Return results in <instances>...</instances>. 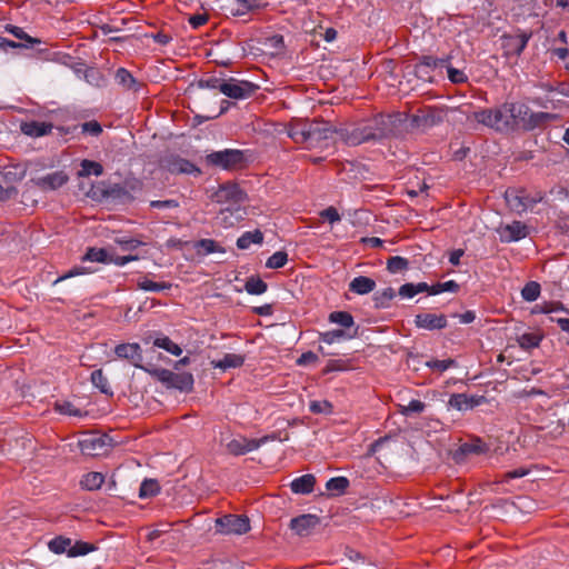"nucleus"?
I'll list each match as a JSON object with an SVG mask.
<instances>
[{
    "instance_id": "obj_5",
    "label": "nucleus",
    "mask_w": 569,
    "mask_h": 569,
    "mask_svg": "<svg viewBox=\"0 0 569 569\" xmlns=\"http://www.w3.org/2000/svg\"><path fill=\"white\" fill-rule=\"evenodd\" d=\"M149 372L167 388H174L181 391H189L192 389L193 377L189 372L177 373L163 368H154L149 370Z\"/></svg>"
},
{
    "instance_id": "obj_44",
    "label": "nucleus",
    "mask_w": 569,
    "mask_h": 569,
    "mask_svg": "<svg viewBox=\"0 0 569 569\" xmlns=\"http://www.w3.org/2000/svg\"><path fill=\"white\" fill-rule=\"evenodd\" d=\"M287 261L288 254L284 251H277L271 257H269L266 266L270 269H279L283 267Z\"/></svg>"
},
{
    "instance_id": "obj_63",
    "label": "nucleus",
    "mask_w": 569,
    "mask_h": 569,
    "mask_svg": "<svg viewBox=\"0 0 569 569\" xmlns=\"http://www.w3.org/2000/svg\"><path fill=\"white\" fill-rule=\"evenodd\" d=\"M18 194V190L14 187L4 188L0 186V201H7Z\"/></svg>"
},
{
    "instance_id": "obj_56",
    "label": "nucleus",
    "mask_w": 569,
    "mask_h": 569,
    "mask_svg": "<svg viewBox=\"0 0 569 569\" xmlns=\"http://www.w3.org/2000/svg\"><path fill=\"white\" fill-rule=\"evenodd\" d=\"M561 309L559 302H546L542 306H537L533 312L551 313Z\"/></svg>"
},
{
    "instance_id": "obj_64",
    "label": "nucleus",
    "mask_w": 569,
    "mask_h": 569,
    "mask_svg": "<svg viewBox=\"0 0 569 569\" xmlns=\"http://www.w3.org/2000/svg\"><path fill=\"white\" fill-rule=\"evenodd\" d=\"M107 193L109 196L116 197V198H123V197L130 198L126 188L121 187L119 184L111 187L110 190L107 191Z\"/></svg>"
},
{
    "instance_id": "obj_30",
    "label": "nucleus",
    "mask_w": 569,
    "mask_h": 569,
    "mask_svg": "<svg viewBox=\"0 0 569 569\" xmlns=\"http://www.w3.org/2000/svg\"><path fill=\"white\" fill-rule=\"evenodd\" d=\"M104 481V477L100 472H89L84 475L81 479V486L87 490H97L99 489Z\"/></svg>"
},
{
    "instance_id": "obj_8",
    "label": "nucleus",
    "mask_w": 569,
    "mask_h": 569,
    "mask_svg": "<svg viewBox=\"0 0 569 569\" xmlns=\"http://www.w3.org/2000/svg\"><path fill=\"white\" fill-rule=\"evenodd\" d=\"M258 86L249 81H242L237 79H229L223 81L221 84V92L232 99H246L251 97Z\"/></svg>"
},
{
    "instance_id": "obj_31",
    "label": "nucleus",
    "mask_w": 569,
    "mask_h": 569,
    "mask_svg": "<svg viewBox=\"0 0 569 569\" xmlns=\"http://www.w3.org/2000/svg\"><path fill=\"white\" fill-rule=\"evenodd\" d=\"M462 455H481L487 451V446L481 440L476 439L470 442H465L459 448Z\"/></svg>"
},
{
    "instance_id": "obj_29",
    "label": "nucleus",
    "mask_w": 569,
    "mask_h": 569,
    "mask_svg": "<svg viewBox=\"0 0 569 569\" xmlns=\"http://www.w3.org/2000/svg\"><path fill=\"white\" fill-rule=\"evenodd\" d=\"M81 170L79 171L80 177L96 176L99 177L103 173V167L96 161L84 159L80 163Z\"/></svg>"
},
{
    "instance_id": "obj_54",
    "label": "nucleus",
    "mask_w": 569,
    "mask_h": 569,
    "mask_svg": "<svg viewBox=\"0 0 569 569\" xmlns=\"http://www.w3.org/2000/svg\"><path fill=\"white\" fill-rule=\"evenodd\" d=\"M150 207L156 209H176L179 207V202L173 199L153 200L150 202Z\"/></svg>"
},
{
    "instance_id": "obj_57",
    "label": "nucleus",
    "mask_w": 569,
    "mask_h": 569,
    "mask_svg": "<svg viewBox=\"0 0 569 569\" xmlns=\"http://www.w3.org/2000/svg\"><path fill=\"white\" fill-rule=\"evenodd\" d=\"M348 369V366L342 360H330L326 368L323 369L325 373L331 372V371H341Z\"/></svg>"
},
{
    "instance_id": "obj_35",
    "label": "nucleus",
    "mask_w": 569,
    "mask_h": 569,
    "mask_svg": "<svg viewBox=\"0 0 569 569\" xmlns=\"http://www.w3.org/2000/svg\"><path fill=\"white\" fill-rule=\"evenodd\" d=\"M540 284L536 281H529L521 290V297L523 300L532 302L536 301L540 296Z\"/></svg>"
},
{
    "instance_id": "obj_11",
    "label": "nucleus",
    "mask_w": 569,
    "mask_h": 569,
    "mask_svg": "<svg viewBox=\"0 0 569 569\" xmlns=\"http://www.w3.org/2000/svg\"><path fill=\"white\" fill-rule=\"evenodd\" d=\"M268 439L269 437H263L261 439H248L244 437L234 438L227 443V450L233 456L244 455L258 449Z\"/></svg>"
},
{
    "instance_id": "obj_62",
    "label": "nucleus",
    "mask_w": 569,
    "mask_h": 569,
    "mask_svg": "<svg viewBox=\"0 0 569 569\" xmlns=\"http://www.w3.org/2000/svg\"><path fill=\"white\" fill-rule=\"evenodd\" d=\"M416 295L415 283H405L399 288V296L402 298H412Z\"/></svg>"
},
{
    "instance_id": "obj_15",
    "label": "nucleus",
    "mask_w": 569,
    "mask_h": 569,
    "mask_svg": "<svg viewBox=\"0 0 569 569\" xmlns=\"http://www.w3.org/2000/svg\"><path fill=\"white\" fill-rule=\"evenodd\" d=\"M320 523V519L315 515H301L291 519L290 528L300 537L311 535L313 529Z\"/></svg>"
},
{
    "instance_id": "obj_28",
    "label": "nucleus",
    "mask_w": 569,
    "mask_h": 569,
    "mask_svg": "<svg viewBox=\"0 0 569 569\" xmlns=\"http://www.w3.org/2000/svg\"><path fill=\"white\" fill-rule=\"evenodd\" d=\"M111 253L103 248H89L83 260L101 263H110Z\"/></svg>"
},
{
    "instance_id": "obj_1",
    "label": "nucleus",
    "mask_w": 569,
    "mask_h": 569,
    "mask_svg": "<svg viewBox=\"0 0 569 569\" xmlns=\"http://www.w3.org/2000/svg\"><path fill=\"white\" fill-rule=\"evenodd\" d=\"M499 132L525 128L530 123L529 108L523 103L505 102L497 108L481 109L467 117Z\"/></svg>"
},
{
    "instance_id": "obj_7",
    "label": "nucleus",
    "mask_w": 569,
    "mask_h": 569,
    "mask_svg": "<svg viewBox=\"0 0 569 569\" xmlns=\"http://www.w3.org/2000/svg\"><path fill=\"white\" fill-rule=\"evenodd\" d=\"M212 200L217 203L232 207L244 202L247 194L237 183L226 182L212 194Z\"/></svg>"
},
{
    "instance_id": "obj_58",
    "label": "nucleus",
    "mask_w": 569,
    "mask_h": 569,
    "mask_svg": "<svg viewBox=\"0 0 569 569\" xmlns=\"http://www.w3.org/2000/svg\"><path fill=\"white\" fill-rule=\"evenodd\" d=\"M320 216L325 219H327L330 223H335L340 221V214L338 213L337 209L333 207H329L321 211Z\"/></svg>"
},
{
    "instance_id": "obj_17",
    "label": "nucleus",
    "mask_w": 569,
    "mask_h": 569,
    "mask_svg": "<svg viewBox=\"0 0 569 569\" xmlns=\"http://www.w3.org/2000/svg\"><path fill=\"white\" fill-rule=\"evenodd\" d=\"M485 401V397L468 396L466 393H453L449 399V406L457 410L472 409Z\"/></svg>"
},
{
    "instance_id": "obj_22",
    "label": "nucleus",
    "mask_w": 569,
    "mask_h": 569,
    "mask_svg": "<svg viewBox=\"0 0 569 569\" xmlns=\"http://www.w3.org/2000/svg\"><path fill=\"white\" fill-rule=\"evenodd\" d=\"M316 478L313 475H303L291 482V490L295 493L307 495L313 490Z\"/></svg>"
},
{
    "instance_id": "obj_45",
    "label": "nucleus",
    "mask_w": 569,
    "mask_h": 569,
    "mask_svg": "<svg viewBox=\"0 0 569 569\" xmlns=\"http://www.w3.org/2000/svg\"><path fill=\"white\" fill-rule=\"evenodd\" d=\"M349 486V481L345 477H336L331 478L327 485L326 488L329 491H336L338 493H342Z\"/></svg>"
},
{
    "instance_id": "obj_26",
    "label": "nucleus",
    "mask_w": 569,
    "mask_h": 569,
    "mask_svg": "<svg viewBox=\"0 0 569 569\" xmlns=\"http://www.w3.org/2000/svg\"><path fill=\"white\" fill-rule=\"evenodd\" d=\"M6 30L10 32L12 36H14L17 39L21 40L20 43H28V48L41 43L40 39L30 37L20 27L7 24Z\"/></svg>"
},
{
    "instance_id": "obj_34",
    "label": "nucleus",
    "mask_w": 569,
    "mask_h": 569,
    "mask_svg": "<svg viewBox=\"0 0 569 569\" xmlns=\"http://www.w3.org/2000/svg\"><path fill=\"white\" fill-rule=\"evenodd\" d=\"M196 248L198 252H202L203 254H209L212 252H224V249L212 239H201L197 242Z\"/></svg>"
},
{
    "instance_id": "obj_16",
    "label": "nucleus",
    "mask_w": 569,
    "mask_h": 569,
    "mask_svg": "<svg viewBox=\"0 0 569 569\" xmlns=\"http://www.w3.org/2000/svg\"><path fill=\"white\" fill-rule=\"evenodd\" d=\"M415 325L426 330H439L447 327V319L443 315L419 313L415 318Z\"/></svg>"
},
{
    "instance_id": "obj_40",
    "label": "nucleus",
    "mask_w": 569,
    "mask_h": 569,
    "mask_svg": "<svg viewBox=\"0 0 569 569\" xmlns=\"http://www.w3.org/2000/svg\"><path fill=\"white\" fill-rule=\"evenodd\" d=\"M49 549L54 553L69 552L71 549V539L64 537H57L49 542Z\"/></svg>"
},
{
    "instance_id": "obj_9",
    "label": "nucleus",
    "mask_w": 569,
    "mask_h": 569,
    "mask_svg": "<svg viewBox=\"0 0 569 569\" xmlns=\"http://www.w3.org/2000/svg\"><path fill=\"white\" fill-rule=\"evenodd\" d=\"M541 199V196L531 197L523 190H508L506 192V200L510 208L517 211H525L529 208H532Z\"/></svg>"
},
{
    "instance_id": "obj_14",
    "label": "nucleus",
    "mask_w": 569,
    "mask_h": 569,
    "mask_svg": "<svg viewBox=\"0 0 569 569\" xmlns=\"http://www.w3.org/2000/svg\"><path fill=\"white\" fill-rule=\"evenodd\" d=\"M530 34L521 32L502 37V48L507 56H519L526 48Z\"/></svg>"
},
{
    "instance_id": "obj_27",
    "label": "nucleus",
    "mask_w": 569,
    "mask_h": 569,
    "mask_svg": "<svg viewBox=\"0 0 569 569\" xmlns=\"http://www.w3.org/2000/svg\"><path fill=\"white\" fill-rule=\"evenodd\" d=\"M396 297V291L392 288H386L382 291H378L373 296L375 306L378 309H385L390 307L391 300Z\"/></svg>"
},
{
    "instance_id": "obj_52",
    "label": "nucleus",
    "mask_w": 569,
    "mask_h": 569,
    "mask_svg": "<svg viewBox=\"0 0 569 569\" xmlns=\"http://www.w3.org/2000/svg\"><path fill=\"white\" fill-rule=\"evenodd\" d=\"M459 289V284L453 281L449 280L447 282L437 283L431 286L430 295H439L445 291H457Z\"/></svg>"
},
{
    "instance_id": "obj_3",
    "label": "nucleus",
    "mask_w": 569,
    "mask_h": 569,
    "mask_svg": "<svg viewBox=\"0 0 569 569\" xmlns=\"http://www.w3.org/2000/svg\"><path fill=\"white\" fill-rule=\"evenodd\" d=\"M341 131L348 132L347 128H337L323 120H312L307 132V149H327L333 144V136L341 138Z\"/></svg>"
},
{
    "instance_id": "obj_60",
    "label": "nucleus",
    "mask_w": 569,
    "mask_h": 569,
    "mask_svg": "<svg viewBox=\"0 0 569 569\" xmlns=\"http://www.w3.org/2000/svg\"><path fill=\"white\" fill-rule=\"evenodd\" d=\"M116 242L122 246L124 250H134L142 244L141 241L136 239H116Z\"/></svg>"
},
{
    "instance_id": "obj_13",
    "label": "nucleus",
    "mask_w": 569,
    "mask_h": 569,
    "mask_svg": "<svg viewBox=\"0 0 569 569\" xmlns=\"http://www.w3.org/2000/svg\"><path fill=\"white\" fill-rule=\"evenodd\" d=\"M114 353L118 358L128 360L136 368L144 369L142 351L138 343H120L114 348Z\"/></svg>"
},
{
    "instance_id": "obj_19",
    "label": "nucleus",
    "mask_w": 569,
    "mask_h": 569,
    "mask_svg": "<svg viewBox=\"0 0 569 569\" xmlns=\"http://www.w3.org/2000/svg\"><path fill=\"white\" fill-rule=\"evenodd\" d=\"M309 120H296L290 123L288 129L289 137L296 142V143H302L306 144L307 141V132L308 128L310 127Z\"/></svg>"
},
{
    "instance_id": "obj_39",
    "label": "nucleus",
    "mask_w": 569,
    "mask_h": 569,
    "mask_svg": "<svg viewBox=\"0 0 569 569\" xmlns=\"http://www.w3.org/2000/svg\"><path fill=\"white\" fill-rule=\"evenodd\" d=\"M138 288L146 290V291H161L166 289L171 288V283L168 282H154L152 280H149L147 278L138 280L137 283Z\"/></svg>"
},
{
    "instance_id": "obj_43",
    "label": "nucleus",
    "mask_w": 569,
    "mask_h": 569,
    "mask_svg": "<svg viewBox=\"0 0 569 569\" xmlns=\"http://www.w3.org/2000/svg\"><path fill=\"white\" fill-rule=\"evenodd\" d=\"M329 320L331 322L338 323L345 328H350L353 326V318L350 313L346 311H335L329 316Z\"/></svg>"
},
{
    "instance_id": "obj_32",
    "label": "nucleus",
    "mask_w": 569,
    "mask_h": 569,
    "mask_svg": "<svg viewBox=\"0 0 569 569\" xmlns=\"http://www.w3.org/2000/svg\"><path fill=\"white\" fill-rule=\"evenodd\" d=\"M263 240V234L256 230L253 232H244L238 240L237 246L240 249H248L251 243H261Z\"/></svg>"
},
{
    "instance_id": "obj_53",
    "label": "nucleus",
    "mask_w": 569,
    "mask_h": 569,
    "mask_svg": "<svg viewBox=\"0 0 569 569\" xmlns=\"http://www.w3.org/2000/svg\"><path fill=\"white\" fill-rule=\"evenodd\" d=\"M223 81L216 77H210L208 79H200L198 81V87L202 89H219L221 91V84Z\"/></svg>"
},
{
    "instance_id": "obj_59",
    "label": "nucleus",
    "mask_w": 569,
    "mask_h": 569,
    "mask_svg": "<svg viewBox=\"0 0 569 569\" xmlns=\"http://www.w3.org/2000/svg\"><path fill=\"white\" fill-rule=\"evenodd\" d=\"M528 473H529V469L528 468L519 467V468H516V469H513L511 471L506 472L503 478H505V480H510V479H516V478L525 477Z\"/></svg>"
},
{
    "instance_id": "obj_12",
    "label": "nucleus",
    "mask_w": 569,
    "mask_h": 569,
    "mask_svg": "<svg viewBox=\"0 0 569 569\" xmlns=\"http://www.w3.org/2000/svg\"><path fill=\"white\" fill-rule=\"evenodd\" d=\"M497 232L502 242H512L526 238L529 233L528 227L521 221H512L508 224H501Z\"/></svg>"
},
{
    "instance_id": "obj_38",
    "label": "nucleus",
    "mask_w": 569,
    "mask_h": 569,
    "mask_svg": "<svg viewBox=\"0 0 569 569\" xmlns=\"http://www.w3.org/2000/svg\"><path fill=\"white\" fill-rule=\"evenodd\" d=\"M409 261L406 258L395 256L390 257L387 261V269L391 273L402 272L408 269Z\"/></svg>"
},
{
    "instance_id": "obj_2",
    "label": "nucleus",
    "mask_w": 569,
    "mask_h": 569,
    "mask_svg": "<svg viewBox=\"0 0 569 569\" xmlns=\"http://www.w3.org/2000/svg\"><path fill=\"white\" fill-rule=\"evenodd\" d=\"M396 119L390 114H379L363 126L348 132L341 131V140L347 144L358 146L370 140H380L392 134Z\"/></svg>"
},
{
    "instance_id": "obj_51",
    "label": "nucleus",
    "mask_w": 569,
    "mask_h": 569,
    "mask_svg": "<svg viewBox=\"0 0 569 569\" xmlns=\"http://www.w3.org/2000/svg\"><path fill=\"white\" fill-rule=\"evenodd\" d=\"M82 133H87L92 137H98L102 133V127L101 124L96 121H87L80 124Z\"/></svg>"
},
{
    "instance_id": "obj_21",
    "label": "nucleus",
    "mask_w": 569,
    "mask_h": 569,
    "mask_svg": "<svg viewBox=\"0 0 569 569\" xmlns=\"http://www.w3.org/2000/svg\"><path fill=\"white\" fill-rule=\"evenodd\" d=\"M376 288V281L371 278L359 276L349 283V290L358 295H367Z\"/></svg>"
},
{
    "instance_id": "obj_24",
    "label": "nucleus",
    "mask_w": 569,
    "mask_h": 569,
    "mask_svg": "<svg viewBox=\"0 0 569 569\" xmlns=\"http://www.w3.org/2000/svg\"><path fill=\"white\" fill-rule=\"evenodd\" d=\"M81 450L83 453L89 456L99 455V449L104 446V441L100 437H89L80 442Z\"/></svg>"
},
{
    "instance_id": "obj_18",
    "label": "nucleus",
    "mask_w": 569,
    "mask_h": 569,
    "mask_svg": "<svg viewBox=\"0 0 569 569\" xmlns=\"http://www.w3.org/2000/svg\"><path fill=\"white\" fill-rule=\"evenodd\" d=\"M53 126L50 122L41 121H27L20 124L21 131L32 138L42 137L49 134Z\"/></svg>"
},
{
    "instance_id": "obj_50",
    "label": "nucleus",
    "mask_w": 569,
    "mask_h": 569,
    "mask_svg": "<svg viewBox=\"0 0 569 569\" xmlns=\"http://www.w3.org/2000/svg\"><path fill=\"white\" fill-rule=\"evenodd\" d=\"M309 409L312 413H326L329 415L332 412V405L328 400L322 401H311Z\"/></svg>"
},
{
    "instance_id": "obj_10",
    "label": "nucleus",
    "mask_w": 569,
    "mask_h": 569,
    "mask_svg": "<svg viewBox=\"0 0 569 569\" xmlns=\"http://www.w3.org/2000/svg\"><path fill=\"white\" fill-rule=\"evenodd\" d=\"M69 180L63 171H54L43 177L31 179V183L42 191H53L61 188Z\"/></svg>"
},
{
    "instance_id": "obj_4",
    "label": "nucleus",
    "mask_w": 569,
    "mask_h": 569,
    "mask_svg": "<svg viewBox=\"0 0 569 569\" xmlns=\"http://www.w3.org/2000/svg\"><path fill=\"white\" fill-rule=\"evenodd\" d=\"M206 162L224 170H238L244 167L246 157L241 150L226 149L209 153L206 157Z\"/></svg>"
},
{
    "instance_id": "obj_48",
    "label": "nucleus",
    "mask_w": 569,
    "mask_h": 569,
    "mask_svg": "<svg viewBox=\"0 0 569 569\" xmlns=\"http://www.w3.org/2000/svg\"><path fill=\"white\" fill-rule=\"evenodd\" d=\"M402 415L409 416L411 413H420L425 410L426 405L420 400H411L407 406H399Z\"/></svg>"
},
{
    "instance_id": "obj_41",
    "label": "nucleus",
    "mask_w": 569,
    "mask_h": 569,
    "mask_svg": "<svg viewBox=\"0 0 569 569\" xmlns=\"http://www.w3.org/2000/svg\"><path fill=\"white\" fill-rule=\"evenodd\" d=\"M153 345L158 348L167 350L168 352L174 356H180L182 353V349L177 343L171 341L168 337L157 338L153 341Z\"/></svg>"
},
{
    "instance_id": "obj_37",
    "label": "nucleus",
    "mask_w": 569,
    "mask_h": 569,
    "mask_svg": "<svg viewBox=\"0 0 569 569\" xmlns=\"http://www.w3.org/2000/svg\"><path fill=\"white\" fill-rule=\"evenodd\" d=\"M244 288L251 295H261L267 290V283L259 277H250Z\"/></svg>"
},
{
    "instance_id": "obj_25",
    "label": "nucleus",
    "mask_w": 569,
    "mask_h": 569,
    "mask_svg": "<svg viewBox=\"0 0 569 569\" xmlns=\"http://www.w3.org/2000/svg\"><path fill=\"white\" fill-rule=\"evenodd\" d=\"M90 379H91L92 385L96 388H98L102 393L108 395V396L113 395V392L110 388L108 378L103 373L102 369H97V370L92 371Z\"/></svg>"
},
{
    "instance_id": "obj_6",
    "label": "nucleus",
    "mask_w": 569,
    "mask_h": 569,
    "mask_svg": "<svg viewBox=\"0 0 569 569\" xmlns=\"http://www.w3.org/2000/svg\"><path fill=\"white\" fill-rule=\"evenodd\" d=\"M216 529L223 535H243L250 530L249 518L242 515H226L216 520Z\"/></svg>"
},
{
    "instance_id": "obj_49",
    "label": "nucleus",
    "mask_w": 569,
    "mask_h": 569,
    "mask_svg": "<svg viewBox=\"0 0 569 569\" xmlns=\"http://www.w3.org/2000/svg\"><path fill=\"white\" fill-rule=\"evenodd\" d=\"M171 171L183 172V173H192L199 172L193 163L184 159H178L173 162Z\"/></svg>"
},
{
    "instance_id": "obj_46",
    "label": "nucleus",
    "mask_w": 569,
    "mask_h": 569,
    "mask_svg": "<svg viewBox=\"0 0 569 569\" xmlns=\"http://www.w3.org/2000/svg\"><path fill=\"white\" fill-rule=\"evenodd\" d=\"M456 365H457L456 361L450 358L445 359V360L435 359V360H429L426 362L427 367H429L430 369L438 371V372H443L451 367H456Z\"/></svg>"
},
{
    "instance_id": "obj_61",
    "label": "nucleus",
    "mask_w": 569,
    "mask_h": 569,
    "mask_svg": "<svg viewBox=\"0 0 569 569\" xmlns=\"http://www.w3.org/2000/svg\"><path fill=\"white\" fill-rule=\"evenodd\" d=\"M138 257L137 256H117V254H113L111 253L110 256V263H114L117 266H124L126 263L130 262V261H133V260H137Z\"/></svg>"
},
{
    "instance_id": "obj_55",
    "label": "nucleus",
    "mask_w": 569,
    "mask_h": 569,
    "mask_svg": "<svg viewBox=\"0 0 569 569\" xmlns=\"http://www.w3.org/2000/svg\"><path fill=\"white\" fill-rule=\"evenodd\" d=\"M448 78L453 83H463L467 81L466 74L461 70L452 67L448 68Z\"/></svg>"
},
{
    "instance_id": "obj_47",
    "label": "nucleus",
    "mask_w": 569,
    "mask_h": 569,
    "mask_svg": "<svg viewBox=\"0 0 569 569\" xmlns=\"http://www.w3.org/2000/svg\"><path fill=\"white\" fill-rule=\"evenodd\" d=\"M345 338H350V336H347L346 332L342 329L331 330L323 333H320V340L326 343H333L336 341H339Z\"/></svg>"
},
{
    "instance_id": "obj_42",
    "label": "nucleus",
    "mask_w": 569,
    "mask_h": 569,
    "mask_svg": "<svg viewBox=\"0 0 569 569\" xmlns=\"http://www.w3.org/2000/svg\"><path fill=\"white\" fill-rule=\"evenodd\" d=\"M54 409L59 413L73 416V417H81L83 412L76 408L74 405L70 401H58L54 403Z\"/></svg>"
},
{
    "instance_id": "obj_36",
    "label": "nucleus",
    "mask_w": 569,
    "mask_h": 569,
    "mask_svg": "<svg viewBox=\"0 0 569 569\" xmlns=\"http://www.w3.org/2000/svg\"><path fill=\"white\" fill-rule=\"evenodd\" d=\"M542 337L538 333H523L518 338L519 346L525 350L537 348Z\"/></svg>"
},
{
    "instance_id": "obj_23",
    "label": "nucleus",
    "mask_w": 569,
    "mask_h": 569,
    "mask_svg": "<svg viewBox=\"0 0 569 569\" xmlns=\"http://www.w3.org/2000/svg\"><path fill=\"white\" fill-rule=\"evenodd\" d=\"M244 357L236 353H226L222 359L212 360L211 366L213 368H219L222 370H227L229 368H239L243 365Z\"/></svg>"
},
{
    "instance_id": "obj_33",
    "label": "nucleus",
    "mask_w": 569,
    "mask_h": 569,
    "mask_svg": "<svg viewBox=\"0 0 569 569\" xmlns=\"http://www.w3.org/2000/svg\"><path fill=\"white\" fill-rule=\"evenodd\" d=\"M160 491V486L154 479H146L139 489V497L142 499L154 497Z\"/></svg>"
},
{
    "instance_id": "obj_20",
    "label": "nucleus",
    "mask_w": 569,
    "mask_h": 569,
    "mask_svg": "<svg viewBox=\"0 0 569 569\" xmlns=\"http://www.w3.org/2000/svg\"><path fill=\"white\" fill-rule=\"evenodd\" d=\"M116 81L122 86L127 90H131L137 92L142 87V83L139 82L126 69L120 68L116 72Z\"/></svg>"
}]
</instances>
